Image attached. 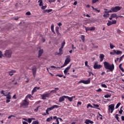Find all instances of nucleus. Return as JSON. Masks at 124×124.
<instances>
[{
  "label": "nucleus",
  "instance_id": "nucleus-53",
  "mask_svg": "<svg viewBox=\"0 0 124 124\" xmlns=\"http://www.w3.org/2000/svg\"><path fill=\"white\" fill-rule=\"evenodd\" d=\"M42 9H43V10L45 9L46 8V7H47V6H46V5H45V6L42 5Z\"/></svg>",
  "mask_w": 124,
  "mask_h": 124
},
{
  "label": "nucleus",
  "instance_id": "nucleus-41",
  "mask_svg": "<svg viewBox=\"0 0 124 124\" xmlns=\"http://www.w3.org/2000/svg\"><path fill=\"white\" fill-rule=\"evenodd\" d=\"M104 97H105V98H108V97H111V94H110V95H109V94L105 95L104 96Z\"/></svg>",
  "mask_w": 124,
  "mask_h": 124
},
{
  "label": "nucleus",
  "instance_id": "nucleus-59",
  "mask_svg": "<svg viewBox=\"0 0 124 124\" xmlns=\"http://www.w3.org/2000/svg\"><path fill=\"white\" fill-rule=\"evenodd\" d=\"M102 91V90H101V89H99L96 90V92H97L98 93H100Z\"/></svg>",
  "mask_w": 124,
  "mask_h": 124
},
{
  "label": "nucleus",
  "instance_id": "nucleus-26",
  "mask_svg": "<svg viewBox=\"0 0 124 124\" xmlns=\"http://www.w3.org/2000/svg\"><path fill=\"white\" fill-rule=\"evenodd\" d=\"M119 116H120V115L117 114L115 115V119H116V120H117V121H118V122H120V120H119Z\"/></svg>",
  "mask_w": 124,
  "mask_h": 124
},
{
  "label": "nucleus",
  "instance_id": "nucleus-44",
  "mask_svg": "<svg viewBox=\"0 0 124 124\" xmlns=\"http://www.w3.org/2000/svg\"><path fill=\"white\" fill-rule=\"evenodd\" d=\"M64 45H65V42L64 41L62 43V44L61 47L63 48V47L64 46Z\"/></svg>",
  "mask_w": 124,
  "mask_h": 124
},
{
  "label": "nucleus",
  "instance_id": "nucleus-60",
  "mask_svg": "<svg viewBox=\"0 0 124 124\" xmlns=\"http://www.w3.org/2000/svg\"><path fill=\"white\" fill-rule=\"evenodd\" d=\"M42 99H46V97L44 95V94H43L42 95Z\"/></svg>",
  "mask_w": 124,
  "mask_h": 124
},
{
  "label": "nucleus",
  "instance_id": "nucleus-17",
  "mask_svg": "<svg viewBox=\"0 0 124 124\" xmlns=\"http://www.w3.org/2000/svg\"><path fill=\"white\" fill-rule=\"evenodd\" d=\"M104 54H100V56H99V58H100V62H103V59H104Z\"/></svg>",
  "mask_w": 124,
  "mask_h": 124
},
{
  "label": "nucleus",
  "instance_id": "nucleus-2",
  "mask_svg": "<svg viewBox=\"0 0 124 124\" xmlns=\"http://www.w3.org/2000/svg\"><path fill=\"white\" fill-rule=\"evenodd\" d=\"M120 9H122V7L115 6V7H112L110 9V10L108 11H105L104 13H112V12H118Z\"/></svg>",
  "mask_w": 124,
  "mask_h": 124
},
{
  "label": "nucleus",
  "instance_id": "nucleus-35",
  "mask_svg": "<svg viewBox=\"0 0 124 124\" xmlns=\"http://www.w3.org/2000/svg\"><path fill=\"white\" fill-rule=\"evenodd\" d=\"M44 95L46 97H49L50 96V93L44 94Z\"/></svg>",
  "mask_w": 124,
  "mask_h": 124
},
{
  "label": "nucleus",
  "instance_id": "nucleus-16",
  "mask_svg": "<svg viewBox=\"0 0 124 124\" xmlns=\"http://www.w3.org/2000/svg\"><path fill=\"white\" fill-rule=\"evenodd\" d=\"M32 72L33 73V77H35V75H36V67L33 68L32 69Z\"/></svg>",
  "mask_w": 124,
  "mask_h": 124
},
{
  "label": "nucleus",
  "instance_id": "nucleus-30",
  "mask_svg": "<svg viewBox=\"0 0 124 124\" xmlns=\"http://www.w3.org/2000/svg\"><path fill=\"white\" fill-rule=\"evenodd\" d=\"M52 11L53 10L52 9H46L45 10V12H47V13H49V12H52Z\"/></svg>",
  "mask_w": 124,
  "mask_h": 124
},
{
  "label": "nucleus",
  "instance_id": "nucleus-40",
  "mask_svg": "<svg viewBox=\"0 0 124 124\" xmlns=\"http://www.w3.org/2000/svg\"><path fill=\"white\" fill-rule=\"evenodd\" d=\"M122 107L119 110V114H121V115H122V114H123V112H124V110H123V109H122Z\"/></svg>",
  "mask_w": 124,
  "mask_h": 124
},
{
  "label": "nucleus",
  "instance_id": "nucleus-3",
  "mask_svg": "<svg viewBox=\"0 0 124 124\" xmlns=\"http://www.w3.org/2000/svg\"><path fill=\"white\" fill-rule=\"evenodd\" d=\"M30 102L28 101L27 98H25L22 101V103L20 104V107H23V108H28Z\"/></svg>",
  "mask_w": 124,
  "mask_h": 124
},
{
  "label": "nucleus",
  "instance_id": "nucleus-19",
  "mask_svg": "<svg viewBox=\"0 0 124 124\" xmlns=\"http://www.w3.org/2000/svg\"><path fill=\"white\" fill-rule=\"evenodd\" d=\"M16 72V71L14 70H12L11 71L9 72V74L10 75V76H12L13 75V73H15Z\"/></svg>",
  "mask_w": 124,
  "mask_h": 124
},
{
  "label": "nucleus",
  "instance_id": "nucleus-12",
  "mask_svg": "<svg viewBox=\"0 0 124 124\" xmlns=\"http://www.w3.org/2000/svg\"><path fill=\"white\" fill-rule=\"evenodd\" d=\"M64 98H66V95H63L60 97L59 102H62V101H64Z\"/></svg>",
  "mask_w": 124,
  "mask_h": 124
},
{
  "label": "nucleus",
  "instance_id": "nucleus-21",
  "mask_svg": "<svg viewBox=\"0 0 124 124\" xmlns=\"http://www.w3.org/2000/svg\"><path fill=\"white\" fill-rule=\"evenodd\" d=\"M83 27L84 28H85L86 32H88V31H91V28L90 27H86V26H85L84 25L83 26Z\"/></svg>",
  "mask_w": 124,
  "mask_h": 124
},
{
  "label": "nucleus",
  "instance_id": "nucleus-29",
  "mask_svg": "<svg viewBox=\"0 0 124 124\" xmlns=\"http://www.w3.org/2000/svg\"><path fill=\"white\" fill-rule=\"evenodd\" d=\"M4 96H6L7 99H11V95H4Z\"/></svg>",
  "mask_w": 124,
  "mask_h": 124
},
{
  "label": "nucleus",
  "instance_id": "nucleus-7",
  "mask_svg": "<svg viewBox=\"0 0 124 124\" xmlns=\"http://www.w3.org/2000/svg\"><path fill=\"white\" fill-rule=\"evenodd\" d=\"M102 67V65L97 64V62H95L93 65L94 69H100Z\"/></svg>",
  "mask_w": 124,
  "mask_h": 124
},
{
  "label": "nucleus",
  "instance_id": "nucleus-32",
  "mask_svg": "<svg viewBox=\"0 0 124 124\" xmlns=\"http://www.w3.org/2000/svg\"><path fill=\"white\" fill-rule=\"evenodd\" d=\"M52 120H53V118H52V117L48 118L46 119V122H51V121H52Z\"/></svg>",
  "mask_w": 124,
  "mask_h": 124
},
{
  "label": "nucleus",
  "instance_id": "nucleus-46",
  "mask_svg": "<svg viewBox=\"0 0 124 124\" xmlns=\"http://www.w3.org/2000/svg\"><path fill=\"white\" fill-rule=\"evenodd\" d=\"M120 105H121V103H118L116 106V109H118V108H119V107H120Z\"/></svg>",
  "mask_w": 124,
  "mask_h": 124
},
{
  "label": "nucleus",
  "instance_id": "nucleus-39",
  "mask_svg": "<svg viewBox=\"0 0 124 124\" xmlns=\"http://www.w3.org/2000/svg\"><path fill=\"white\" fill-rule=\"evenodd\" d=\"M95 31V27H90V31Z\"/></svg>",
  "mask_w": 124,
  "mask_h": 124
},
{
  "label": "nucleus",
  "instance_id": "nucleus-48",
  "mask_svg": "<svg viewBox=\"0 0 124 124\" xmlns=\"http://www.w3.org/2000/svg\"><path fill=\"white\" fill-rule=\"evenodd\" d=\"M111 23L112 25H115L117 24V20H112V21H111Z\"/></svg>",
  "mask_w": 124,
  "mask_h": 124
},
{
  "label": "nucleus",
  "instance_id": "nucleus-64",
  "mask_svg": "<svg viewBox=\"0 0 124 124\" xmlns=\"http://www.w3.org/2000/svg\"><path fill=\"white\" fill-rule=\"evenodd\" d=\"M22 124H28V123H27V122H25V121H23V122H22Z\"/></svg>",
  "mask_w": 124,
  "mask_h": 124
},
{
  "label": "nucleus",
  "instance_id": "nucleus-52",
  "mask_svg": "<svg viewBox=\"0 0 124 124\" xmlns=\"http://www.w3.org/2000/svg\"><path fill=\"white\" fill-rule=\"evenodd\" d=\"M56 1V0H48V2H50V3H51V2H55Z\"/></svg>",
  "mask_w": 124,
  "mask_h": 124
},
{
  "label": "nucleus",
  "instance_id": "nucleus-45",
  "mask_svg": "<svg viewBox=\"0 0 124 124\" xmlns=\"http://www.w3.org/2000/svg\"><path fill=\"white\" fill-rule=\"evenodd\" d=\"M27 97H28V98H30V99H31V97H32V96L31 94H28L27 95L26 98H27Z\"/></svg>",
  "mask_w": 124,
  "mask_h": 124
},
{
  "label": "nucleus",
  "instance_id": "nucleus-14",
  "mask_svg": "<svg viewBox=\"0 0 124 124\" xmlns=\"http://www.w3.org/2000/svg\"><path fill=\"white\" fill-rule=\"evenodd\" d=\"M113 51L114 53V54H116V55H120V54L123 53V52L121 50L116 51V50H113Z\"/></svg>",
  "mask_w": 124,
  "mask_h": 124
},
{
  "label": "nucleus",
  "instance_id": "nucleus-57",
  "mask_svg": "<svg viewBox=\"0 0 124 124\" xmlns=\"http://www.w3.org/2000/svg\"><path fill=\"white\" fill-rule=\"evenodd\" d=\"M26 15H28V16L31 15V12H27L26 13Z\"/></svg>",
  "mask_w": 124,
  "mask_h": 124
},
{
  "label": "nucleus",
  "instance_id": "nucleus-23",
  "mask_svg": "<svg viewBox=\"0 0 124 124\" xmlns=\"http://www.w3.org/2000/svg\"><path fill=\"white\" fill-rule=\"evenodd\" d=\"M51 31H52V32H53V33L55 34V33H56L55 32V31L54 30V24L51 25Z\"/></svg>",
  "mask_w": 124,
  "mask_h": 124
},
{
  "label": "nucleus",
  "instance_id": "nucleus-33",
  "mask_svg": "<svg viewBox=\"0 0 124 124\" xmlns=\"http://www.w3.org/2000/svg\"><path fill=\"white\" fill-rule=\"evenodd\" d=\"M89 107H91V108H94L91 104H88L87 106V108H89Z\"/></svg>",
  "mask_w": 124,
  "mask_h": 124
},
{
  "label": "nucleus",
  "instance_id": "nucleus-50",
  "mask_svg": "<svg viewBox=\"0 0 124 124\" xmlns=\"http://www.w3.org/2000/svg\"><path fill=\"white\" fill-rule=\"evenodd\" d=\"M57 124L53 123L52 124H60V121H59V119H56Z\"/></svg>",
  "mask_w": 124,
  "mask_h": 124
},
{
  "label": "nucleus",
  "instance_id": "nucleus-63",
  "mask_svg": "<svg viewBox=\"0 0 124 124\" xmlns=\"http://www.w3.org/2000/svg\"><path fill=\"white\" fill-rule=\"evenodd\" d=\"M121 120H122V121H124V116H121Z\"/></svg>",
  "mask_w": 124,
  "mask_h": 124
},
{
  "label": "nucleus",
  "instance_id": "nucleus-55",
  "mask_svg": "<svg viewBox=\"0 0 124 124\" xmlns=\"http://www.w3.org/2000/svg\"><path fill=\"white\" fill-rule=\"evenodd\" d=\"M1 94H3V95H5V94L4 93V91H3V90H2L1 91Z\"/></svg>",
  "mask_w": 124,
  "mask_h": 124
},
{
  "label": "nucleus",
  "instance_id": "nucleus-9",
  "mask_svg": "<svg viewBox=\"0 0 124 124\" xmlns=\"http://www.w3.org/2000/svg\"><path fill=\"white\" fill-rule=\"evenodd\" d=\"M113 18H115L116 20L118 19L117 14H112L111 15L110 17L109 18V20H112Z\"/></svg>",
  "mask_w": 124,
  "mask_h": 124
},
{
  "label": "nucleus",
  "instance_id": "nucleus-20",
  "mask_svg": "<svg viewBox=\"0 0 124 124\" xmlns=\"http://www.w3.org/2000/svg\"><path fill=\"white\" fill-rule=\"evenodd\" d=\"M42 54H43V49H40L39 50V57H41L42 55Z\"/></svg>",
  "mask_w": 124,
  "mask_h": 124
},
{
  "label": "nucleus",
  "instance_id": "nucleus-34",
  "mask_svg": "<svg viewBox=\"0 0 124 124\" xmlns=\"http://www.w3.org/2000/svg\"><path fill=\"white\" fill-rule=\"evenodd\" d=\"M40 107H41V106H39L38 107H37L34 109L35 112H37V111H38V109H39V108H40Z\"/></svg>",
  "mask_w": 124,
  "mask_h": 124
},
{
  "label": "nucleus",
  "instance_id": "nucleus-27",
  "mask_svg": "<svg viewBox=\"0 0 124 124\" xmlns=\"http://www.w3.org/2000/svg\"><path fill=\"white\" fill-rule=\"evenodd\" d=\"M85 66H87V67H88V68H89L90 69V68H91V67L90 66V65H88V61H86L85 62Z\"/></svg>",
  "mask_w": 124,
  "mask_h": 124
},
{
  "label": "nucleus",
  "instance_id": "nucleus-36",
  "mask_svg": "<svg viewBox=\"0 0 124 124\" xmlns=\"http://www.w3.org/2000/svg\"><path fill=\"white\" fill-rule=\"evenodd\" d=\"M93 106H94V108H98V107H99V105L97 104H93Z\"/></svg>",
  "mask_w": 124,
  "mask_h": 124
},
{
  "label": "nucleus",
  "instance_id": "nucleus-38",
  "mask_svg": "<svg viewBox=\"0 0 124 124\" xmlns=\"http://www.w3.org/2000/svg\"><path fill=\"white\" fill-rule=\"evenodd\" d=\"M84 123L86 124H89V123H90V119L86 120L84 122Z\"/></svg>",
  "mask_w": 124,
  "mask_h": 124
},
{
  "label": "nucleus",
  "instance_id": "nucleus-37",
  "mask_svg": "<svg viewBox=\"0 0 124 124\" xmlns=\"http://www.w3.org/2000/svg\"><path fill=\"white\" fill-rule=\"evenodd\" d=\"M101 87H102V88H105V89H107V85H106V84H102Z\"/></svg>",
  "mask_w": 124,
  "mask_h": 124
},
{
  "label": "nucleus",
  "instance_id": "nucleus-11",
  "mask_svg": "<svg viewBox=\"0 0 124 124\" xmlns=\"http://www.w3.org/2000/svg\"><path fill=\"white\" fill-rule=\"evenodd\" d=\"M24 121H25L26 122H28L29 124H31V122H32V120H34V118H23Z\"/></svg>",
  "mask_w": 124,
  "mask_h": 124
},
{
  "label": "nucleus",
  "instance_id": "nucleus-58",
  "mask_svg": "<svg viewBox=\"0 0 124 124\" xmlns=\"http://www.w3.org/2000/svg\"><path fill=\"white\" fill-rule=\"evenodd\" d=\"M71 77H73V78H78V76L76 75H72Z\"/></svg>",
  "mask_w": 124,
  "mask_h": 124
},
{
  "label": "nucleus",
  "instance_id": "nucleus-28",
  "mask_svg": "<svg viewBox=\"0 0 124 124\" xmlns=\"http://www.w3.org/2000/svg\"><path fill=\"white\" fill-rule=\"evenodd\" d=\"M107 26H108V27L111 26V25H112V21L108 20V22L107 23Z\"/></svg>",
  "mask_w": 124,
  "mask_h": 124
},
{
  "label": "nucleus",
  "instance_id": "nucleus-13",
  "mask_svg": "<svg viewBox=\"0 0 124 124\" xmlns=\"http://www.w3.org/2000/svg\"><path fill=\"white\" fill-rule=\"evenodd\" d=\"M40 89V87H35L32 92H31V94H33V93H36V92L37 91V90H39Z\"/></svg>",
  "mask_w": 124,
  "mask_h": 124
},
{
  "label": "nucleus",
  "instance_id": "nucleus-18",
  "mask_svg": "<svg viewBox=\"0 0 124 124\" xmlns=\"http://www.w3.org/2000/svg\"><path fill=\"white\" fill-rule=\"evenodd\" d=\"M66 98H67V99H68L70 102H72V100H73V97H69L68 96H66Z\"/></svg>",
  "mask_w": 124,
  "mask_h": 124
},
{
  "label": "nucleus",
  "instance_id": "nucleus-4",
  "mask_svg": "<svg viewBox=\"0 0 124 124\" xmlns=\"http://www.w3.org/2000/svg\"><path fill=\"white\" fill-rule=\"evenodd\" d=\"M71 62L70 59V56L69 55H68L66 56V58L65 60V62L64 63V64L61 66V67H59V68H62V67H64V66L67 65L69 62Z\"/></svg>",
  "mask_w": 124,
  "mask_h": 124
},
{
  "label": "nucleus",
  "instance_id": "nucleus-5",
  "mask_svg": "<svg viewBox=\"0 0 124 124\" xmlns=\"http://www.w3.org/2000/svg\"><path fill=\"white\" fill-rule=\"evenodd\" d=\"M82 83L85 85H88V84H90L91 83V78H88L87 80H81L78 81V84H81Z\"/></svg>",
  "mask_w": 124,
  "mask_h": 124
},
{
  "label": "nucleus",
  "instance_id": "nucleus-62",
  "mask_svg": "<svg viewBox=\"0 0 124 124\" xmlns=\"http://www.w3.org/2000/svg\"><path fill=\"white\" fill-rule=\"evenodd\" d=\"M56 32H59V28L58 27L56 28Z\"/></svg>",
  "mask_w": 124,
  "mask_h": 124
},
{
  "label": "nucleus",
  "instance_id": "nucleus-15",
  "mask_svg": "<svg viewBox=\"0 0 124 124\" xmlns=\"http://www.w3.org/2000/svg\"><path fill=\"white\" fill-rule=\"evenodd\" d=\"M71 66V65H70L69 66H68L65 68V69L64 70V74H66L67 72L69 71V69H70V67Z\"/></svg>",
  "mask_w": 124,
  "mask_h": 124
},
{
  "label": "nucleus",
  "instance_id": "nucleus-6",
  "mask_svg": "<svg viewBox=\"0 0 124 124\" xmlns=\"http://www.w3.org/2000/svg\"><path fill=\"white\" fill-rule=\"evenodd\" d=\"M11 55H12V51L10 50H6L4 56L7 58H10L11 57Z\"/></svg>",
  "mask_w": 124,
  "mask_h": 124
},
{
  "label": "nucleus",
  "instance_id": "nucleus-56",
  "mask_svg": "<svg viewBox=\"0 0 124 124\" xmlns=\"http://www.w3.org/2000/svg\"><path fill=\"white\" fill-rule=\"evenodd\" d=\"M40 102H41V101H38L35 102V104H36V105H37V104H39V103H40Z\"/></svg>",
  "mask_w": 124,
  "mask_h": 124
},
{
  "label": "nucleus",
  "instance_id": "nucleus-42",
  "mask_svg": "<svg viewBox=\"0 0 124 124\" xmlns=\"http://www.w3.org/2000/svg\"><path fill=\"white\" fill-rule=\"evenodd\" d=\"M39 122L37 121H34L32 123V124H39Z\"/></svg>",
  "mask_w": 124,
  "mask_h": 124
},
{
  "label": "nucleus",
  "instance_id": "nucleus-54",
  "mask_svg": "<svg viewBox=\"0 0 124 124\" xmlns=\"http://www.w3.org/2000/svg\"><path fill=\"white\" fill-rule=\"evenodd\" d=\"M50 93H57V91H56V90H53L51 91Z\"/></svg>",
  "mask_w": 124,
  "mask_h": 124
},
{
  "label": "nucleus",
  "instance_id": "nucleus-24",
  "mask_svg": "<svg viewBox=\"0 0 124 124\" xmlns=\"http://www.w3.org/2000/svg\"><path fill=\"white\" fill-rule=\"evenodd\" d=\"M122 65H123V64H120L119 65V68H120V69H121V70L122 71V72H124V68L122 67Z\"/></svg>",
  "mask_w": 124,
  "mask_h": 124
},
{
  "label": "nucleus",
  "instance_id": "nucleus-43",
  "mask_svg": "<svg viewBox=\"0 0 124 124\" xmlns=\"http://www.w3.org/2000/svg\"><path fill=\"white\" fill-rule=\"evenodd\" d=\"M124 55H122L120 58H119V62H122V60L124 59Z\"/></svg>",
  "mask_w": 124,
  "mask_h": 124
},
{
  "label": "nucleus",
  "instance_id": "nucleus-10",
  "mask_svg": "<svg viewBox=\"0 0 124 124\" xmlns=\"http://www.w3.org/2000/svg\"><path fill=\"white\" fill-rule=\"evenodd\" d=\"M59 106L58 105H53L52 107L47 108V109L48 111H51V110H53V109H54V108H59Z\"/></svg>",
  "mask_w": 124,
  "mask_h": 124
},
{
  "label": "nucleus",
  "instance_id": "nucleus-25",
  "mask_svg": "<svg viewBox=\"0 0 124 124\" xmlns=\"http://www.w3.org/2000/svg\"><path fill=\"white\" fill-rule=\"evenodd\" d=\"M38 2H40L39 4V6H42L43 5V1H42V0H39L38 1Z\"/></svg>",
  "mask_w": 124,
  "mask_h": 124
},
{
  "label": "nucleus",
  "instance_id": "nucleus-51",
  "mask_svg": "<svg viewBox=\"0 0 124 124\" xmlns=\"http://www.w3.org/2000/svg\"><path fill=\"white\" fill-rule=\"evenodd\" d=\"M99 0H92V3H95L98 1Z\"/></svg>",
  "mask_w": 124,
  "mask_h": 124
},
{
  "label": "nucleus",
  "instance_id": "nucleus-61",
  "mask_svg": "<svg viewBox=\"0 0 124 124\" xmlns=\"http://www.w3.org/2000/svg\"><path fill=\"white\" fill-rule=\"evenodd\" d=\"M12 117H15L14 115H10L8 117V119H11V118H12Z\"/></svg>",
  "mask_w": 124,
  "mask_h": 124
},
{
  "label": "nucleus",
  "instance_id": "nucleus-1",
  "mask_svg": "<svg viewBox=\"0 0 124 124\" xmlns=\"http://www.w3.org/2000/svg\"><path fill=\"white\" fill-rule=\"evenodd\" d=\"M104 65L105 69H108L107 72H109V71L113 72V70L115 69V65H114V64H111L107 62H104Z\"/></svg>",
  "mask_w": 124,
  "mask_h": 124
},
{
  "label": "nucleus",
  "instance_id": "nucleus-49",
  "mask_svg": "<svg viewBox=\"0 0 124 124\" xmlns=\"http://www.w3.org/2000/svg\"><path fill=\"white\" fill-rule=\"evenodd\" d=\"M50 67L51 68H56V69H58V68H59L60 69V67H56V66H53V65H52V66H50Z\"/></svg>",
  "mask_w": 124,
  "mask_h": 124
},
{
  "label": "nucleus",
  "instance_id": "nucleus-8",
  "mask_svg": "<svg viewBox=\"0 0 124 124\" xmlns=\"http://www.w3.org/2000/svg\"><path fill=\"white\" fill-rule=\"evenodd\" d=\"M115 108V105L114 104H111L110 105L108 106V110L109 112H110V113H113V112L114 111V109Z\"/></svg>",
  "mask_w": 124,
  "mask_h": 124
},
{
  "label": "nucleus",
  "instance_id": "nucleus-22",
  "mask_svg": "<svg viewBox=\"0 0 124 124\" xmlns=\"http://www.w3.org/2000/svg\"><path fill=\"white\" fill-rule=\"evenodd\" d=\"M109 16H110V14H109V13H107L104 14V15H103V17H104L105 18H108V17H109Z\"/></svg>",
  "mask_w": 124,
  "mask_h": 124
},
{
  "label": "nucleus",
  "instance_id": "nucleus-47",
  "mask_svg": "<svg viewBox=\"0 0 124 124\" xmlns=\"http://www.w3.org/2000/svg\"><path fill=\"white\" fill-rule=\"evenodd\" d=\"M109 44H110V49H113L115 47V46L114 45H112V44H111V43Z\"/></svg>",
  "mask_w": 124,
  "mask_h": 124
},
{
  "label": "nucleus",
  "instance_id": "nucleus-31",
  "mask_svg": "<svg viewBox=\"0 0 124 124\" xmlns=\"http://www.w3.org/2000/svg\"><path fill=\"white\" fill-rule=\"evenodd\" d=\"M81 40H82L83 42H84L85 41V36L84 35H81Z\"/></svg>",
  "mask_w": 124,
  "mask_h": 124
}]
</instances>
